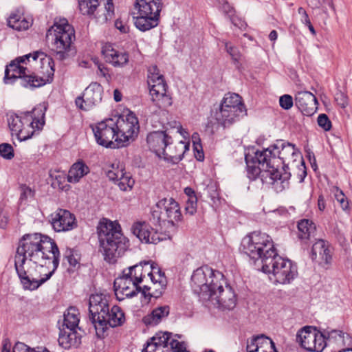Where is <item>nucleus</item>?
<instances>
[{
  "mask_svg": "<svg viewBox=\"0 0 352 352\" xmlns=\"http://www.w3.org/2000/svg\"><path fill=\"white\" fill-rule=\"evenodd\" d=\"M49 221L57 232H68L78 226L75 215L65 209H57L50 214Z\"/></svg>",
  "mask_w": 352,
  "mask_h": 352,
  "instance_id": "21",
  "label": "nucleus"
},
{
  "mask_svg": "<svg viewBox=\"0 0 352 352\" xmlns=\"http://www.w3.org/2000/svg\"><path fill=\"white\" fill-rule=\"evenodd\" d=\"M102 87L98 82L91 83L78 96L75 101L78 108L83 111H89L98 104L102 100Z\"/></svg>",
  "mask_w": 352,
  "mask_h": 352,
  "instance_id": "22",
  "label": "nucleus"
},
{
  "mask_svg": "<svg viewBox=\"0 0 352 352\" xmlns=\"http://www.w3.org/2000/svg\"><path fill=\"white\" fill-rule=\"evenodd\" d=\"M226 52L230 54L232 59L234 62H239L241 59V54L237 47L232 45L230 43L223 41Z\"/></svg>",
  "mask_w": 352,
  "mask_h": 352,
  "instance_id": "45",
  "label": "nucleus"
},
{
  "mask_svg": "<svg viewBox=\"0 0 352 352\" xmlns=\"http://www.w3.org/2000/svg\"><path fill=\"white\" fill-rule=\"evenodd\" d=\"M89 172V167L82 160L77 161L70 168L67 181L70 183H77Z\"/></svg>",
  "mask_w": 352,
  "mask_h": 352,
  "instance_id": "36",
  "label": "nucleus"
},
{
  "mask_svg": "<svg viewBox=\"0 0 352 352\" xmlns=\"http://www.w3.org/2000/svg\"><path fill=\"white\" fill-rule=\"evenodd\" d=\"M98 69L99 71V74H98L99 75L102 76L107 80L110 78L111 76L109 73V69L106 67H104L102 64H99L98 65Z\"/></svg>",
  "mask_w": 352,
  "mask_h": 352,
  "instance_id": "58",
  "label": "nucleus"
},
{
  "mask_svg": "<svg viewBox=\"0 0 352 352\" xmlns=\"http://www.w3.org/2000/svg\"><path fill=\"white\" fill-rule=\"evenodd\" d=\"M299 156L300 153L294 144L279 140L264 149L263 153L260 155V159L263 160L269 157L274 167L278 168L280 164H289L295 162Z\"/></svg>",
  "mask_w": 352,
  "mask_h": 352,
  "instance_id": "13",
  "label": "nucleus"
},
{
  "mask_svg": "<svg viewBox=\"0 0 352 352\" xmlns=\"http://www.w3.org/2000/svg\"><path fill=\"white\" fill-rule=\"evenodd\" d=\"M223 282L215 286V289L210 298L206 300H210L214 305H217L222 309L231 310L234 309L236 304L235 294L232 288L228 285L224 278H222Z\"/></svg>",
  "mask_w": 352,
  "mask_h": 352,
  "instance_id": "19",
  "label": "nucleus"
},
{
  "mask_svg": "<svg viewBox=\"0 0 352 352\" xmlns=\"http://www.w3.org/2000/svg\"><path fill=\"white\" fill-rule=\"evenodd\" d=\"M298 14L301 16V21L304 23H309V18L305 10L302 8H299L298 10Z\"/></svg>",
  "mask_w": 352,
  "mask_h": 352,
  "instance_id": "61",
  "label": "nucleus"
},
{
  "mask_svg": "<svg viewBox=\"0 0 352 352\" xmlns=\"http://www.w3.org/2000/svg\"><path fill=\"white\" fill-rule=\"evenodd\" d=\"M162 8V0H135L133 12L135 27L142 32L157 27Z\"/></svg>",
  "mask_w": 352,
  "mask_h": 352,
  "instance_id": "7",
  "label": "nucleus"
},
{
  "mask_svg": "<svg viewBox=\"0 0 352 352\" xmlns=\"http://www.w3.org/2000/svg\"><path fill=\"white\" fill-rule=\"evenodd\" d=\"M116 182L120 189L123 191L130 190L134 185V180L131 178L130 174L125 172Z\"/></svg>",
  "mask_w": 352,
  "mask_h": 352,
  "instance_id": "43",
  "label": "nucleus"
},
{
  "mask_svg": "<svg viewBox=\"0 0 352 352\" xmlns=\"http://www.w3.org/2000/svg\"><path fill=\"white\" fill-rule=\"evenodd\" d=\"M243 252L252 259L261 260L262 265L265 258L276 256V250L270 235L261 232H253L245 236L241 242Z\"/></svg>",
  "mask_w": 352,
  "mask_h": 352,
  "instance_id": "6",
  "label": "nucleus"
},
{
  "mask_svg": "<svg viewBox=\"0 0 352 352\" xmlns=\"http://www.w3.org/2000/svg\"><path fill=\"white\" fill-rule=\"evenodd\" d=\"M53 74L51 59L43 52H35L12 61L6 68L4 81L12 83L19 79L23 87L34 88L50 81Z\"/></svg>",
  "mask_w": 352,
  "mask_h": 352,
  "instance_id": "2",
  "label": "nucleus"
},
{
  "mask_svg": "<svg viewBox=\"0 0 352 352\" xmlns=\"http://www.w3.org/2000/svg\"><path fill=\"white\" fill-rule=\"evenodd\" d=\"M223 274L219 271H214L208 266H202L195 270L191 276V287L201 299L206 300L210 298L215 286L221 283Z\"/></svg>",
  "mask_w": 352,
  "mask_h": 352,
  "instance_id": "9",
  "label": "nucleus"
},
{
  "mask_svg": "<svg viewBox=\"0 0 352 352\" xmlns=\"http://www.w3.org/2000/svg\"><path fill=\"white\" fill-rule=\"evenodd\" d=\"M32 24V19H26L16 14H11L8 20V26L18 31L26 30Z\"/></svg>",
  "mask_w": 352,
  "mask_h": 352,
  "instance_id": "38",
  "label": "nucleus"
},
{
  "mask_svg": "<svg viewBox=\"0 0 352 352\" xmlns=\"http://www.w3.org/2000/svg\"><path fill=\"white\" fill-rule=\"evenodd\" d=\"M261 153H263V150L256 151L251 162L248 156L245 157L248 174L250 179H255L260 177L263 183L274 184L278 181L283 183L289 178L288 173L283 174L278 168L274 167L269 157H265L263 160L260 159Z\"/></svg>",
  "mask_w": 352,
  "mask_h": 352,
  "instance_id": "5",
  "label": "nucleus"
},
{
  "mask_svg": "<svg viewBox=\"0 0 352 352\" xmlns=\"http://www.w3.org/2000/svg\"><path fill=\"white\" fill-rule=\"evenodd\" d=\"M0 155L6 160H11L14 157V149L11 144L3 143L0 144Z\"/></svg>",
  "mask_w": 352,
  "mask_h": 352,
  "instance_id": "46",
  "label": "nucleus"
},
{
  "mask_svg": "<svg viewBox=\"0 0 352 352\" xmlns=\"http://www.w3.org/2000/svg\"><path fill=\"white\" fill-rule=\"evenodd\" d=\"M81 340V336L78 333L76 329L62 327L60 328L58 343L64 349L77 346Z\"/></svg>",
  "mask_w": 352,
  "mask_h": 352,
  "instance_id": "32",
  "label": "nucleus"
},
{
  "mask_svg": "<svg viewBox=\"0 0 352 352\" xmlns=\"http://www.w3.org/2000/svg\"><path fill=\"white\" fill-rule=\"evenodd\" d=\"M170 348L175 352H184L186 351V346L184 343L180 342L176 340H172L169 343Z\"/></svg>",
  "mask_w": 352,
  "mask_h": 352,
  "instance_id": "53",
  "label": "nucleus"
},
{
  "mask_svg": "<svg viewBox=\"0 0 352 352\" xmlns=\"http://www.w3.org/2000/svg\"><path fill=\"white\" fill-rule=\"evenodd\" d=\"M311 258L327 264L331 261V252L324 241L318 240L313 245Z\"/></svg>",
  "mask_w": 352,
  "mask_h": 352,
  "instance_id": "34",
  "label": "nucleus"
},
{
  "mask_svg": "<svg viewBox=\"0 0 352 352\" xmlns=\"http://www.w3.org/2000/svg\"><path fill=\"white\" fill-rule=\"evenodd\" d=\"M116 28L122 33H126L129 30V27L121 20H116L115 22Z\"/></svg>",
  "mask_w": 352,
  "mask_h": 352,
  "instance_id": "60",
  "label": "nucleus"
},
{
  "mask_svg": "<svg viewBox=\"0 0 352 352\" xmlns=\"http://www.w3.org/2000/svg\"><path fill=\"white\" fill-rule=\"evenodd\" d=\"M326 342L329 344H335L338 345H342L345 343L344 333L339 330L324 331Z\"/></svg>",
  "mask_w": 352,
  "mask_h": 352,
  "instance_id": "42",
  "label": "nucleus"
},
{
  "mask_svg": "<svg viewBox=\"0 0 352 352\" xmlns=\"http://www.w3.org/2000/svg\"><path fill=\"white\" fill-rule=\"evenodd\" d=\"M90 318L94 327L104 322V318L108 314L109 296L104 294H95L89 297Z\"/></svg>",
  "mask_w": 352,
  "mask_h": 352,
  "instance_id": "20",
  "label": "nucleus"
},
{
  "mask_svg": "<svg viewBox=\"0 0 352 352\" xmlns=\"http://www.w3.org/2000/svg\"><path fill=\"white\" fill-rule=\"evenodd\" d=\"M188 144L183 141L173 144L171 140L162 158L173 164H177L182 160L184 154L188 150Z\"/></svg>",
  "mask_w": 352,
  "mask_h": 352,
  "instance_id": "30",
  "label": "nucleus"
},
{
  "mask_svg": "<svg viewBox=\"0 0 352 352\" xmlns=\"http://www.w3.org/2000/svg\"><path fill=\"white\" fill-rule=\"evenodd\" d=\"M45 107L39 104L31 111L9 113L8 123L12 135L20 141L31 138L36 131L42 129L45 124Z\"/></svg>",
  "mask_w": 352,
  "mask_h": 352,
  "instance_id": "4",
  "label": "nucleus"
},
{
  "mask_svg": "<svg viewBox=\"0 0 352 352\" xmlns=\"http://www.w3.org/2000/svg\"><path fill=\"white\" fill-rule=\"evenodd\" d=\"M221 105L241 113L243 112L244 107L241 102V97L236 94H228L226 95L223 98Z\"/></svg>",
  "mask_w": 352,
  "mask_h": 352,
  "instance_id": "39",
  "label": "nucleus"
},
{
  "mask_svg": "<svg viewBox=\"0 0 352 352\" xmlns=\"http://www.w3.org/2000/svg\"><path fill=\"white\" fill-rule=\"evenodd\" d=\"M335 196L337 201L340 204L342 210L347 213H349V201L346 199L345 195L343 194V192L342 191L337 190Z\"/></svg>",
  "mask_w": 352,
  "mask_h": 352,
  "instance_id": "48",
  "label": "nucleus"
},
{
  "mask_svg": "<svg viewBox=\"0 0 352 352\" xmlns=\"http://www.w3.org/2000/svg\"><path fill=\"white\" fill-rule=\"evenodd\" d=\"M56 243L38 233L25 234L19 241L14 265L25 289L35 290L50 278L59 264Z\"/></svg>",
  "mask_w": 352,
  "mask_h": 352,
  "instance_id": "1",
  "label": "nucleus"
},
{
  "mask_svg": "<svg viewBox=\"0 0 352 352\" xmlns=\"http://www.w3.org/2000/svg\"><path fill=\"white\" fill-rule=\"evenodd\" d=\"M97 232L104 260L110 263H115L129 246V241L122 235L119 224L103 219L99 222Z\"/></svg>",
  "mask_w": 352,
  "mask_h": 352,
  "instance_id": "3",
  "label": "nucleus"
},
{
  "mask_svg": "<svg viewBox=\"0 0 352 352\" xmlns=\"http://www.w3.org/2000/svg\"><path fill=\"white\" fill-rule=\"evenodd\" d=\"M125 321V317L123 311L118 306H113L105 316L104 322L96 325V331L98 335L103 333L108 326L116 327L122 325Z\"/></svg>",
  "mask_w": 352,
  "mask_h": 352,
  "instance_id": "27",
  "label": "nucleus"
},
{
  "mask_svg": "<svg viewBox=\"0 0 352 352\" xmlns=\"http://www.w3.org/2000/svg\"><path fill=\"white\" fill-rule=\"evenodd\" d=\"M184 192L188 197V199H191L192 197H196L195 191L190 187H186L184 189Z\"/></svg>",
  "mask_w": 352,
  "mask_h": 352,
  "instance_id": "63",
  "label": "nucleus"
},
{
  "mask_svg": "<svg viewBox=\"0 0 352 352\" xmlns=\"http://www.w3.org/2000/svg\"><path fill=\"white\" fill-rule=\"evenodd\" d=\"M298 237L302 241H307L314 234L315 224L309 219H302L298 223Z\"/></svg>",
  "mask_w": 352,
  "mask_h": 352,
  "instance_id": "37",
  "label": "nucleus"
},
{
  "mask_svg": "<svg viewBox=\"0 0 352 352\" xmlns=\"http://www.w3.org/2000/svg\"><path fill=\"white\" fill-rule=\"evenodd\" d=\"M182 219L179 204L172 197L163 198L156 204L151 221L160 226L170 227L175 231L176 225Z\"/></svg>",
  "mask_w": 352,
  "mask_h": 352,
  "instance_id": "10",
  "label": "nucleus"
},
{
  "mask_svg": "<svg viewBox=\"0 0 352 352\" xmlns=\"http://www.w3.org/2000/svg\"><path fill=\"white\" fill-rule=\"evenodd\" d=\"M131 230L135 236L145 243L157 244L166 239L163 234L159 233L145 221H136L133 223Z\"/></svg>",
  "mask_w": 352,
  "mask_h": 352,
  "instance_id": "24",
  "label": "nucleus"
},
{
  "mask_svg": "<svg viewBox=\"0 0 352 352\" xmlns=\"http://www.w3.org/2000/svg\"><path fill=\"white\" fill-rule=\"evenodd\" d=\"M170 337V333L168 332H159L147 343L155 346V349L159 352H164V349L168 346Z\"/></svg>",
  "mask_w": 352,
  "mask_h": 352,
  "instance_id": "40",
  "label": "nucleus"
},
{
  "mask_svg": "<svg viewBox=\"0 0 352 352\" xmlns=\"http://www.w3.org/2000/svg\"><path fill=\"white\" fill-rule=\"evenodd\" d=\"M170 311L168 306L164 305L154 309L150 314L145 316L142 321L147 326H155L166 318Z\"/></svg>",
  "mask_w": 352,
  "mask_h": 352,
  "instance_id": "35",
  "label": "nucleus"
},
{
  "mask_svg": "<svg viewBox=\"0 0 352 352\" xmlns=\"http://www.w3.org/2000/svg\"><path fill=\"white\" fill-rule=\"evenodd\" d=\"M8 223V213L4 210H0V227L5 228Z\"/></svg>",
  "mask_w": 352,
  "mask_h": 352,
  "instance_id": "57",
  "label": "nucleus"
},
{
  "mask_svg": "<svg viewBox=\"0 0 352 352\" xmlns=\"http://www.w3.org/2000/svg\"><path fill=\"white\" fill-rule=\"evenodd\" d=\"M262 271L272 274L274 281L279 284H289L298 275L297 266L292 261L283 258L277 252L276 256L265 258Z\"/></svg>",
  "mask_w": 352,
  "mask_h": 352,
  "instance_id": "11",
  "label": "nucleus"
},
{
  "mask_svg": "<svg viewBox=\"0 0 352 352\" xmlns=\"http://www.w3.org/2000/svg\"><path fill=\"white\" fill-rule=\"evenodd\" d=\"M197 199L196 197L188 199L186 202L185 211L190 215H193L197 211Z\"/></svg>",
  "mask_w": 352,
  "mask_h": 352,
  "instance_id": "49",
  "label": "nucleus"
},
{
  "mask_svg": "<svg viewBox=\"0 0 352 352\" xmlns=\"http://www.w3.org/2000/svg\"><path fill=\"white\" fill-rule=\"evenodd\" d=\"M147 82L154 105L160 109H166L172 105V97L167 91L168 85L156 65H152L148 69Z\"/></svg>",
  "mask_w": 352,
  "mask_h": 352,
  "instance_id": "12",
  "label": "nucleus"
},
{
  "mask_svg": "<svg viewBox=\"0 0 352 352\" xmlns=\"http://www.w3.org/2000/svg\"><path fill=\"white\" fill-rule=\"evenodd\" d=\"M113 287L116 298L120 301L126 298H132L139 292L142 293L143 285H138L132 279L122 274L115 280Z\"/></svg>",
  "mask_w": 352,
  "mask_h": 352,
  "instance_id": "23",
  "label": "nucleus"
},
{
  "mask_svg": "<svg viewBox=\"0 0 352 352\" xmlns=\"http://www.w3.org/2000/svg\"><path fill=\"white\" fill-rule=\"evenodd\" d=\"M150 270L148 273V281L151 284H144L142 295L144 297H160L164 292L167 281L164 273L161 271L157 265L151 264Z\"/></svg>",
  "mask_w": 352,
  "mask_h": 352,
  "instance_id": "18",
  "label": "nucleus"
},
{
  "mask_svg": "<svg viewBox=\"0 0 352 352\" xmlns=\"http://www.w3.org/2000/svg\"><path fill=\"white\" fill-rule=\"evenodd\" d=\"M74 37V30L65 19L55 22L47 32V38L52 41L56 58L60 60L65 59L67 56Z\"/></svg>",
  "mask_w": 352,
  "mask_h": 352,
  "instance_id": "8",
  "label": "nucleus"
},
{
  "mask_svg": "<svg viewBox=\"0 0 352 352\" xmlns=\"http://www.w3.org/2000/svg\"><path fill=\"white\" fill-rule=\"evenodd\" d=\"M117 138L116 141L124 146L130 141L134 140L139 131V122L137 117L133 113L125 116H120L115 120Z\"/></svg>",
  "mask_w": 352,
  "mask_h": 352,
  "instance_id": "16",
  "label": "nucleus"
},
{
  "mask_svg": "<svg viewBox=\"0 0 352 352\" xmlns=\"http://www.w3.org/2000/svg\"><path fill=\"white\" fill-rule=\"evenodd\" d=\"M151 263L145 262L129 267L123 270L122 274L132 279L138 285L148 283V273L150 270Z\"/></svg>",
  "mask_w": 352,
  "mask_h": 352,
  "instance_id": "28",
  "label": "nucleus"
},
{
  "mask_svg": "<svg viewBox=\"0 0 352 352\" xmlns=\"http://www.w3.org/2000/svg\"><path fill=\"white\" fill-rule=\"evenodd\" d=\"M279 104L283 109L285 110L290 109L294 104L293 98L290 95H283L279 98Z\"/></svg>",
  "mask_w": 352,
  "mask_h": 352,
  "instance_id": "50",
  "label": "nucleus"
},
{
  "mask_svg": "<svg viewBox=\"0 0 352 352\" xmlns=\"http://www.w3.org/2000/svg\"><path fill=\"white\" fill-rule=\"evenodd\" d=\"M34 191L28 186H21V199L25 200L34 196Z\"/></svg>",
  "mask_w": 352,
  "mask_h": 352,
  "instance_id": "55",
  "label": "nucleus"
},
{
  "mask_svg": "<svg viewBox=\"0 0 352 352\" xmlns=\"http://www.w3.org/2000/svg\"><path fill=\"white\" fill-rule=\"evenodd\" d=\"M230 20L232 23V24L239 28L241 30H245L246 28L247 24L246 23L239 18L237 16H234L233 14L230 15Z\"/></svg>",
  "mask_w": 352,
  "mask_h": 352,
  "instance_id": "54",
  "label": "nucleus"
},
{
  "mask_svg": "<svg viewBox=\"0 0 352 352\" xmlns=\"http://www.w3.org/2000/svg\"><path fill=\"white\" fill-rule=\"evenodd\" d=\"M317 122L318 126L325 131H329L331 128V122L328 116L324 113H322L318 116Z\"/></svg>",
  "mask_w": 352,
  "mask_h": 352,
  "instance_id": "47",
  "label": "nucleus"
},
{
  "mask_svg": "<svg viewBox=\"0 0 352 352\" xmlns=\"http://www.w3.org/2000/svg\"><path fill=\"white\" fill-rule=\"evenodd\" d=\"M104 0H79L78 7L83 15L94 16L97 22L104 23L114 15V6L112 0H107L104 7L101 3Z\"/></svg>",
  "mask_w": 352,
  "mask_h": 352,
  "instance_id": "14",
  "label": "nucleus"
},
{
  "mask_svg": "<svg viewBox=\"0 0 352 352\" xmlns=\"http://www.w3.org/2000/svg\"><path fill=\"white\" fill-rule=\"evenodd\" d=\"M102 54L105 60L115 67H122L129 61L128 54L118 52L111 43L102 45Z\"/></svg>",
  "mask_w": 352,
  "mask_h": 352,
  "instance_id": "29",
  "label": "nucleus"
},
{
  "mask_svg": "<svg viewBox=\"0 0 352 352\" xmlns=\"http://www.w3.org/2000/svg\"><path fill=\"white\" fill-rule=\"evenodd\" d=\"M124 168L122 165L112 164L107 170V176L109 179L116 181L120 176L123 175Z\"/></svg>",
  "mask_w": 352,
  "mask_h": 352,
  "instance_id": "44",
  "label": "nucleus"
},
{
  "mask_svg": "<svg viewBox=\"0 0 352 352\" xmlns=\"http://www.w3.org/2000/svg\"><path fill=\"white\" fill-rule=\"evenodd\" d=\"M248 352H276L273 341L263 335L254 337L247 344Z\"/></svg>",
  "mask_w": 352,
  "mask_h": 352,
  "instance_id": "31",
  "label": "nucleus"
},
{
  "mask_svg": "<svg viewBox=\"0 0 352 352\" xmlns=\"http://www.w3.org/2000/svg\"><path fill=\"white\" fill-rule=\"evenodd\" d=\"M295 104L303 115L311 116L318 109L316 96L307 91H299L295 96Z\"/></svg>",
  "mask_w": 352,
  "mask_h": 352,
  "instance_id": "26",
  "label": "nucleus"
},
{
  "mask_svg": "<svg viewBox=\"0 0 352 352\" xmlns=\"http://www.w3.org/2000/svg\"><path fill=\"white\" fill-rule=\"evenodd\" d=\"M171 137L166 131H153L146 138L147 145L151 151L162 158L170 144Z\"/></svg>",
  "mask_w": 352,
  "mask_h": 352,
  "instance_id": "25",
  "label": "nucleus"
},
{
  "mask_svg": "<svg viewBox=\"0 0 352 352\" xmlns=\"http://www.w3.org/2000/svg\"><path fill=\"white\" fill-rule=\"evenodd\" d=\"M318 208H319V210L320 211H322L324 209V208H325L324 200V198L322 196H320L318 197Z\"/></svg>",
  "mask_w": 352,
  "mask_h": 352,
  "instance_id": "64",
  "label": "nucleus"
},
{
  "mask_svg": "<svg viewBox=\"0 0 352 352\" xmlns=\"http://www.w3.org/2000/svg\"><path fill=\"white\" fill-rule=\"evenodd\" d=\"M296 340L301 347L310 352H322L327 346L323 333L311 326L301 328L297 332Z\"/></svg>",
  "mask_w": 352,
  "mask_h": 352,
  "instance_id": "15",
  "label": "nucleus"
},
{
  "mask_svg": "<svg viewBox=\"0 0 352 352\" xmlns=\"http://www.w3.org/2000/svg\"><path fill=\"white\" fill-rule=\"evenodd\" d=\"M335 100L337 104L342 108H344L348 104L347 97L341 91H338L336 94Z\"/></svg>",
  "mask_w": 352,
  "mask_h": 352,
  "instance_id": "52",
  "label": "nucleus"
},
{
  "mask_svg": "<svg viewBox=\"0 0 352 352\" xmlns=\"http://www.w3.org/2000/svg\"><path fill=\"white\" fill-rule=\"evenodd\" d=\"M12 352H50L46 349H43L41 351H36L34 349H31L22 342H17L13 347Z\"/></svg>",
  "mask_w": 352,
  "mask_h": 352,
  "instance_id": "51",
  "label": "nucleus"
},
{
  "mask_svg": "<svg viewBox=\"0 0 352 352\" xmlns=\"http://www.w3.org/2000/svg\"><path fill=\"white\" fill-rule=\"evenodd\" d=\"M142 352H159L155 349V346L153 344H148L146 343V346L142 349Z\"/></svg>",
  "mask_w": 352,
  "mask_h": 352,
  "instance_id": "62",
  "label": "nucleus"
},
{
  "mask_svg": "<svg viewBox=\"0 0 352 352\" xmlns=\"http://www.w3.org/2000/svg\"><path fill=\"white\" fill-rule=\"evenodd\" d=\"M193 147L194 150L197 151V154L195 155L196 158L199 161H202L204 160V153L201 151L202 146L201 143L193 144Z\"/></svg>",
  "mask_w": 352,
  "mask_h": 352,
  "instance_id": "59",
  "label": "nucleus"
},
{
  "mask_svg": "<svg viewBox=\"0 0 352 352\" xmlns=\"http://www.w3.org/2000/svg\"><path fill=\"white\" fill-rule=\"evenodd\" d=\"M79 311L75 307H69L64 314L62 327L76 329L79 323Z\"/></svg>",
  "mask_w": 352,
  "mask_h": 352,
  "instance_id": "41",
  "label": "nucleus"
},
{
  "mask_svg": "<svg viewBox=\"0 0 352 352\" xmlns=\"http://www.w3.org/2000/svg\"><path fill=\"white\" fill-rule=\"evenodd\" d=\"M65 257L67 258V261L71 266L75 267L78 263V258L72 250L67 251Z\"/></svg>",
  "mask_w": 352,
  "mask_h": 352,
  "instance_id": "56",
  "label": "nucleus"
},
{
  "mask_svg": "<svg viewBox=\"0 0 352 352\" xmlns=\"http://www.w3.org/2000/svg\"><path fill=\"white\" fill-rule=\"evenodd\" d=\"M241 113L221 105L219 109L215 112L214 118L218 123L226 127L234 122Z\"/></svg>",
  "mask_w": 352,
  "mask_h": 352,
  "instance_id": "33",
  "label": "nucleus"
},
{
  "mask_svg": "<svg viewBox=\"0 0 352 352\" xmlns=\"http://www.w3.org/2000/svg\"><path fill=\"white\" fill-rule=\"evenodd\" d=\"M113 119H108L98 123L92 127L96 142L104 147L116 148L121 147L116 141L117 132Z\"/></svg>",
  "mask_w": 352,
  "mask_h": 352,
  "instance_id": "17",
  "label": "nucleus"
}]
</instances>
